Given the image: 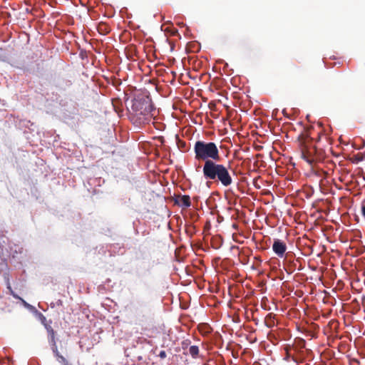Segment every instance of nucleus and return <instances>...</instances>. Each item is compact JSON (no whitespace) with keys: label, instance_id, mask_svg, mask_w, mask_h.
<instances>
[{"label":"nucleus","instance_id":"f257e3e1","mask_svg":"<svg viewBox=\"0 0 365 365\" xmlns=\"http://www.w3.org/2000/svg\"><path fill=\"white\" fill-rule=\"evenodd\" d=\"M153 110L152 101L146 93H134L130 110V119L133 124L137 126L148 124L153 118Z\"/></svg>","mask_w":365,"mask_h":365},{"label":"nucleus","instance_id":"f03ea898","mask_svg":"<svg viewBox=\"0 0 365 365\" xmlns=\"http://www.w3.org/2000/svg\"><path fill=\"white\" fill-rule=\"evenodd\" d=\"M230 166L207 161L204 163L202 173L206 180L220 182L224 187H229L233 183V178L230 172Z\"/></svg>","mask_w":365,"mask_h":365},{"label":"nucleus","instance_id":"7ed1b4c3","mask_svg":"<svg viewBox=\"0 0 365 365\" xmlns=\"http://www.w3.org/2000/svg\"><path fill=\"white\" fill-rule=\"evenodd\" d=\"M195 158L197 160L218 162L220 160V151L213 142L196 141L194 145Z\"/></svg>","mask_w":365,"mask_h":365},{"label":"nucleus","instance_id":"20e7f679","mask_svg":"<svg viewBox=\"0 0 365 365\" xmlns=\"http://www.w3.org/2000/svg\"><path fill=\"white\" fill-rule=\"evenodd\" d=\"M317 153V150L314 145H309L305 142L302 148L301 157L309 165H312L317 160L316 157Z\"/></svg>","mask_w":365,"mask_h":365},{"label":"nucleus","instance_id":"39448f33","mask_svg":"<svg viewBox=\"0 0 365 365\" xmlns=\"http://www.w3.org/2000/svg\"><path fill=\"white\" fill-rule=\"evenodd\" d=\"M51 320H49V324H45V329H46L48 334V342L51 345V350L54 354V356H58L61 354L58 349L56 344V332L51 327Z\"/></svg>","mask_w":365,"mask_h":365},{"label":"nucleus","instance_id":"423d86ee","mask_svg":"<svg viewBox=\"0 0 365 365\" xmlns=\"http://www.w3.org/2000/svg\"><path fill=\"white\" fill-rule=\"evenodd\" d=\"M272 250L279 257H283L287 250L286 243L281 240L275 239L272 245Z\"/></svg>","mask_w":365,"mask_h":365},{"label":"nucleus","instance_id":"0eeeda50","mask_svg":"<svg viewBox=\"0 0 365 365\" xmlns=\"http://www.w3.org/2000/svg\"><path fill=\"white\" fill-rule=\"evenodd\" d=\"M161 31H164L166 36H178L180 38L178 30L173 26V24H161Z\"/></svg>","mask_w":365,"mask_h":365},{"label":"nucleus","instance_id":"6e6552de","mask_svg":"<svg viewBox=\"0 0 365 365\" xmlns=\"http://www.w3.org/2000/svg\"><path fill=\"white\" fill-rule=\"evenodd\" d=\"M175 203L182 207H189L191 205L189 195H178L175 197Z\"/></svg>","mask_w":365,"mask_h":365},{"label":"nucleus","instance_id":"1a4fd4ad","mask_svg":"<svg viewBox=\"0 0 365 365\" xmlns=\"http://www.w3.org/2000/svg\"><path fill=\"white\" fill-rule=\"evenodd\" d=\"M93 29H96L101 35H106L111 30L109 24H93Z\"/></svg>","mask_w":365,"mask_h":365},{"label":"nucleus","instance_id":"9d476101","mask_svg":"<svg viewBox=\"0 0 365 365\" xmlns=\"http://www.w3.org/2000/svg\"><path fill=\"white\" fill-rule=\"evenodd\" d=\"M199 347L197 346H190L189 348V354L192 356L193 359H196L199 354Z\"/></svg>","mask_w":365,"mask_h":365},{"label":"nucleus","instance_id":"9b49d317","mask_svg":"<svg viewBox=\"0 0 365 365\" xmlns=\"http://www.w3.org/2000/svg\"><path fill=\"white\" fill-rule=\"evenodd\" d=\"M112 104H113L114 110H115L116 113H120V112L123 111V110L120 108L121 102L120 101V100H118V99L113 100Z\"/></svg>","mask_w":365,"mask_h":365},{"label":"nucleus","instance_id":"f8f14e48","mask_svg":"<svg viewBox=\"0 0 365 365\" xmlns=\"http://www.w3.org/2000/svg\"><path fill=\"white\" fill-rule=\"evenodd\" d=\"M50 306L51 308L63 307V301L61 299H58L54 302H51Z\"/></svg>","mask_w":365,"mask_h":365},{"label":"nucleus","instance_id":"ddd939ff","mask_svg":"<svg viewBox=\"0 0 365 365\" xmlns=\"http://www.w3.org/2000/svg\"><path fill=\"white\" fill-rule=\"evenodd\" d=\"M293 361H294L297 364V365H309L308 363L300 359V358H294L293 357Z\"/></svg>","mask_w":365,"mask_h":365},{"label":"nucleus","instance_id":"4468645a","mask_svg":"<svg viewBox=\"0 0 365 365\" xmlns=\"http://www.w3.org/2000/svg\"><path fill=\"white\" fill-rule=\"evenodd\" d=\"M327 174V172L323 171L322 170H319L316 171V175H317L319 177H322V176L326 177Z\"/></svg>","mask_w":365,"mask_h":365},{"label":"nucleus","instance_id":"2eb2a0df","mask_svg":"<svg viewBox=\"0 0 365 365\" xmlns=\"http://www.w3.org/2000/svg\"><path fill=\"white\" fill-rule=\"evenodd\" d=\"M269 319H270V322L268 321V317H267L266 318V325L268 327H271L273 324H274V322L272 320V317L270 316V314L269 315Z\"/></svg>","mask_w":365,"mask_h":365},{"label":"nucleus","instance_id":"dca6fc26","mask_svg":"<svg viewBox=\"0 0 365 365\" xmlns=\"http://www.w3.org/2000/svg\"><path fill=\"white\" fill-rule=\"evenodd\" d=\"M41 321L44 327H45V324H49V321H47L46 317L43 314H41Z\"/></svg>","mask_w":365,"mask_h":365},{"label":"nucleus","instance_id":"f3484780","mask_svg":"<svg viewBox=\"0 0 365 365\" xmlns=\"http://www.w3.org/2000/svg\"><path fill=\"white\" fill-rule=\"evenodd\" d=\"M293 357L294 358H299V356H292L291 355V354L289 352L288 350H287V356H286V359L287 360H289V359H292L293 360Z\"/></svg>","mask_w":365,"mask_h":365},{"label":"nucleus","instance_id":"a211bd4d","mask_svg":"<svg viewBox=\"0 0 365 365\" xmlns=\"http://www.w3.org/2000/svg\"><path fill=\"white\" fill-rule=\"evenodd\" d=\"M159 356L162 359L163 358H165L166 357V353L165 351H161L159 354Z\"/></svg>","mask_w":365,"mask_h":365},{"label":"nucleus","instance_id":"6ab92c4d","mask_svg":"<svg viewBox=\"0 0 365 365\" xmlns=\"http://www.w3.org/2000/svg\"><path fill=\"white\" fill-rule=\"evenodd\" d=\"M361 214H362L363 217L365 218V205H364L361 207Z\"/></svg>","mask_w":365,"mask_h":365},{"label":"nucleus","instance_id":"aec40b11","mask_svg":"<svg viewBox=\"0 0 365 365\" xmlns=\"http://www.w3.org/2000/svg\"><path fill=\"white\" fill-rule=\"evenodd\" d=\"M232 227H233V228H235V229H237V225L236 224H234V225H232Z\"/></svg>","mask_w":365,"mask_h":365},{"label":"nucleus","instance_id":"412c9836","mask_svg":"<svg viewBox=\"0 0 365 365\" xmlns=\"http://www.w3.org/2000/svg\"><path fill=\"white\" fill-rule=\"evenodd\" d=\"M165 23L168 24V23H170V21H167Z\"/></svg>","mask_w":365,"mask_h":365}]
</instances>
